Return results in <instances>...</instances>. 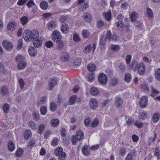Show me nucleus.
<instances>
[{"instance_id": "58", "label": "nucleus", "mask_w": 160, "mask_h": 160, "mask_svg": "<svg viewBox=\"0 0 160 160\" xmlns=\"http://www.w3.org/2000/svg\"><path fill=\"white\" fill-rule=\"evenodd\" d=\"M142 88L145 91L148 92L149 90V88L148 85L145 84H141L140 85Z\"/></svg>"}, {"instance_id": "57", "label": "nucleus", "mask_w": 160, "mask_h": 160, "mask_svg": "<svg viewBox=\"0 0 160 160\" xmlns=\"http://www.w3.org/2000/svg\"><path fill=\"white\" fill-rule=\"evenodd\" d=\"M112 34L111 31L109 30H108L106 35V39L111 40L112 39Z\"/></svg>"}, {"instance_id": "38", "label": "nucleus", "mask_w": 160, "mask_h": 160, "mask_svg": "<svg viewBox=\"0 0 160 160\" xmlns=\"http://www.w3.org/2000/svg\"><path fill=\"white\" fill-rule=\"evenodd\" d=\"M27 66V63L24 61L20 62L18 65V67L19 69L21 70L25 68Z\"/></svg>"}, {"instance_id": "11", "label": "nucleus", "mask_w": 160, "mask_h": 160, "mask_svg": "<svg viewBox=\"0 0 160 160\" xmlns=\"http://www.w3.org/2000/svg\"><path fill=\"white\" fill-rule=\"evenodd\" d=\"M82 151L84 155L88 156L90 153V147L87 145H84L82 148Z\"/></svg>"}, {"instance_id": "28", "label": "nucleus", "mask_w": 160, "mask_h": 160, "mask_svg": "<svg viewBox=\"0 0 160 160\" xmlns=\"http://www.w3.org/2000/svg\"><path fill=\"white\" fill-rule=\"evenodd\" d=\"M64 152H63V149L61 147H59L56 149L55 151V155L58 156H60V155L62 154Z\"/></svg>"}, {"instance_id": "47", "label": "nucleus", "mask_w": 160, "mask_h": 160, "mask_svg": "<svg viewBox=\"0 0 160 160\" xmlns=\"http://www.w3.org/2000/svg\"><path fill=\"white\" fill-rule=\"evenodd\" d=\"M27 6L28 8H30L33 6H35L36 5L33 0H29L27 3Z\"/></svg>"}, {"instance_id": "25", "label": "nucleus", "mask_w": 160, "mask_h": 160, "mask_svg": "<svg viewBox=\"0 0 160 160\" xmlns=\"http://www.w3.org/2000/svg\"><path fill=\"white\" fill-rule=\"evenodd\" d=\"M48 4L47 2L43 1L41 2L40 6L41 8L43 10H46L48 7Z\"/></svg>"}, {"instance_id": "9", "label": "nucleus", "mask_w": 160, "mask_h": 160, "mask_svg": "<svg viewBox=\"0 0 160 160\" xmlns=\"http://www.w3.org/2000/svg\"><path fill=\"white\" fill-rule=\"evenodd\" d=\"M90 105L91 108L96 109L98 107V103L97 100L92 98L90 100Z\"/></svg>"}, {"instance_id": "21", "label": "nucleus", "mask_w": 160, "mask_h": 160, "mask_svg": "<svg viewBox=\"0 0 160 160\" xmlns=\"http://www.w3.org/2000/svg\"><path fill=\"white\" fill-rule=\"evenodd\" d=\"M75 137L78 140H82L84 137V134L82 131H78L76 133Z\"/></svg>"}, {"instance_id": "41", "label": "nucleus", "mask_w": 160, "mask_h": 160, "mask_svg": "<svg viewBox=\"0 0 160 160\" xmlns=\"http://www.w3.org/2000/svg\"><path fill=\"white\" fill-rule=\"evenodd\" d=\"M95 79V74L93 72L90 73L88 77V80L91 82H92Z\"/></svg>"}, {"instance_id": "37", "label": "nucleus", "mask_w": 160, "mask_h": 160, "mask_svg": "<svg viewBox=\"0 0 160 160\" xmlns=\"http://www.w3.org/2000/svg\"><path fill=\"white\" fill-rule=\"evenodd\" d=\"M29 125L32 129L33 130H36L37 127V125L33 121H30L29 122Z\"/></svg>"}, {"instance_id": "46", "label": "nucleus", "mask_w": 160, "mask_h": 160, "mask_svg": "<svg viewBox=\"0 0 160 160\" xmlns=\"http://www.w3.org/2000/svg\"><path fill=\"white\" fill-rule=\"evenodd\" d=\"M9 109V106L7 104H4L3 106V110L4 113H7L8 112Z\"/></svg>"}, {"instance_id": "50", "label": "nucleus", "mask_w": 160, "mask_h": 160, "mask_svg": "<svg viewBox=\"0 0 160 160\" xmlns=\"http://www.w3.org/2000/svg\"><path fill=\"white\" fill-rule=\"evenodd\" d=\"M82 35L84 37L87 38L89 37L90 34L87 30L84 29L82 32Z\"/></svg>"}, {"instance_id": "8", "label": "nucleus", "mask_w": 160, "mask_h": 160, "mask_svg": "<svg viewBox=\"0 0 160 160\" xmlns=\"http://www.w3.org/2000/svg\"><path fill=\"white\" fill-rule=\"evenodd\" d=\"M32 136V132L30 130L26 129L23 133V137L26 140L30 139Z\"/></svg>"}, {"instance_id": "26", "label": "nucleus", "mask_w": 160, "mask_h": 160, "mask_svg": "<svg viewBox=\"0 0 160 160\" xmlns=\"http://www.w3.org/2000/svg\"><path fill=\"white\" fill-rule=\"evenodd\" d=\"M160 119V115L158 112H155L154 113L152 117V120L154 123L157 122Z\"/></svg>"}, {"instance_id": "49", "label": "nucleus", "mask_w": 160, "mask_h": 160, "mask_svg": "<svg viewBox=\"0 0 160 160\" xmlns=\"http://www.w3.org/2000/svg\"><path fill=\"white\" fill-rule=\"evenodd\" d=\"M155 76L156 78L160 81V68L157 69L155 72Z\"/></svg>"}, {"instance_id": "22", "label": "nucleus", "mask_w": 160, "mask_h": 160, "mask_svg": "<svg viewBox=\"0 0 160 160\" xmlns=\"http://www.w3.org/2000/svg\"><path fill=\"white\" fill-rule=\"evenodd\" d=\"M96 25L98 28L101 29L103 26H105L106 25V23L102 20H98L97 22Z\"/></svg>"}, {"instance_id": "60", "label": "nucleus", "mask_w": 160, "mask_h": 160, "mask_svg": "<svg viewBox=\"0 0 160 160\" xmlns=\"http://www.w3.org/2000/svg\"><path fill=\"white\" fill-rule=\"evenodd\" d=\"M20 87L21 89H22L25 85L24 81L22 78H20L18 80Z\"/></svg>"}, {"instance_id": "4", "label": "nucleus", "mask_w": 160, "mask_h": 160, "mask_svg": "<svg viewBox=\"0 0 160 160\" xmlns=\"http://www.w3.org/2000/svg\"><path fill=\"white\" fill-rule=\"evenodd\" d=\"M148 102V98L146 96H143L140 100L139 105L142 108H144L147 105Z\"/></svg>"}, {"instance_id": "63", "label": "nucleus", "mask_w": 160, "mask_h": 160, "mask_svg": "<svg viewBox=\"0 0 160 160\" xmlns=\"http://www.w3.org/2000/svg\"><path fill=\"white\" fill-rule=\"evenodd\" d=\"M132 141L135 142H137L139 140L138 137L136 134H133L132 136Z\"/></svg>"}, {"instance_id": "7", "label": "nucleus", "mask_w": 160, "mask_h": 160, "mask_svg": "<svg viewBox=\"0 0 160 160\" xmlns=\"http://www.w3.org/2000/svg\"><path fill=\"white\" fill-rule=\"evenodd\" d=\"M60 58L62 61H67L69 60L70 58V56L69 54L65 52H63L60 54Z\"/></svg>"}, {"instance_id": "45", "label": "nucleus", "mask_w": 160, "mask_h": 160, "mask_svg": "<svg viewBox=\"0 0 160 160\" xmlns=\"http://www.w3.org/2000/svg\"><path fill=\"white\" fill-rule=\"evenodd\" d=\"M139 118L142 119H146L147 117V114L146 111H143L141 112L139 115Z\"/></svg>"}, {"instance_id": "19", "label": "nucleus", "mask_w": 160, "mask_h": 160, "mask_svg": "<svg viewBox=\"0 0 160 160\" xmlns=\"http://www.w3.org/2000/svg\"><path fill=\"white\" fill-rule=\"evenodd\" d=\"M83 19L86 22H90L92 20L91 15L89 13L86 12L83 14Z\"/></svg>"}, {"instance_id": "13", "label": "nucleus", "mask_w": 160, "mask_h": 160, "mask_svg": "<svg viewBox=\"0 0 160 160\" xmlns=\"http://www.w3.org/2000/svg\"><path fill=\"white\" fill-rule=\"evenodd\" d=\"M33 45L35 48H39L42 44V40L39 38L33 41Z\"/></svg>"}, {"instance_id": "3", "label": "nucleus", "mask_w": 160, "mask_h": 160, "mask_svg": "<svg viewBox=\"0 0 160 160\" xmlns=\"http://www.w3.org/2000/svg\"><path fill=\"white\" fill-rule=\"evenodd\" d=\"M98 80L102 84H105L108 82V78L106 74L103 73H100L98 75Z\"/></svg>"}, {"instance_id": "39", "label": "nucleus", "mask_w": 160, "mask_h": 160, "mask_svg": "<svg viewBox=\"0 0 160 160\" xmlns=\"http://www.w3.org/2000/svg\"><path fill=\"white\" fill-rule=\"evenodd\" d=\"M125 66L122 63H120L118 67V70L120 72H123L125 71Z\"/></svg>"}, {"instance_id": "27", "label": "nucleus", "mask_w": 160, "mask_h": 160, "mask_svg": "<svg viewBox=\"0 0 160 160\" xmlns=\"http://www.w3.org/2000/svg\"><path fill=\"white\" fill-rule=\"evenodd\" d=\"M16 23L15 22H11L9 23L7 26V28L10 30H12L15 29Z\"/></svg>"}, {"instance_id": "35", "label": "nucleus", "mask_w": 160, "mask_h": 160, "mask_svg": "<svg viewBox=\"0 0 160 160\" xmlns=\"http://www.w3.org/2000/svg\"><path fill=\"white\" fill-rule=\"evenodd\" d=\"M147 14L149 18H151L153 17V12L152 9L149 8H148L147 9Z\"/></svg>"}, {"instance_id": "43", "label": "nucleus", "mask_w": 160, "mask_h": 160, "mask_svg": "<svg viewBox=\"0 0 160 160\" xmlns=\"http://www.w3.org/2000/svg\"><path fill=\"white\" fill-rule=\"evenodd\" d=\"M88 70L90 71H93L96 69V66L90 63L87 66Z\"/></svg>"}, {"instance_id": "24", "label": "nucleus", "mask_w": 160, "mask_h": 160, "mask_svg": "<svg viewBox=\"0 0 160 160\" xmlns=\"http://www.w3.org/2000/svg\"><path fill=\"white\" fill-rule=\"evenodd\" d=\"M151 89L152 91L151 96L152 97H155L159 93V91L153 86L151 87Z\"/></svg>"}, {"instance_id": "59", "label": "nucleus", "mask_w": 160, "mask_h": 160, "mask_svg": "<svg viewBox=\"0 0 160 160\" xmlns=\"http://www.w3.org/2000/svg\"><path fill=\"white\" fill-rule=\"evenodd\" d=\"M33 118H35L36 120H38L40 119V116L38 111H35L33 112Z\"/></svg>"}, {"instance_id": "17", "label": "nucleus", "mask_w": 160, "mask_h": 160, "mask_svg": "<svg viewBox=\"0 0 160 160\" xmlns=\"http://www.w3.org/2000/svg\"><path fill=\"white\" fill-rule=\"evenodd\" d=\"M130 66V68L133 71L137 70L139 65L138 62L136 60H133Z\"/></svg>"}, {"instance_id": "30", "label": "nucleus", "mask_w": 160, "mask_h": 160, "mask_svg": "<svg viewBox=\"0 0 160 160\" xmlns=\"http://www.w3.org/2000/svg\"><path fill=\"white\" fill-rule=\"evenodd\" d=\"M20 22L22 25H24L28 21V18L26 16L22 17L20 20Z\"/></svg>"}, {"instance_id": "62", "label": "nucleus", "mask_w": 160, "mask_h": 160, "mask_svg": "<svg viewBox=\"0 0 160 160\" xmlns=\"http://www.w3.org/2000/svg\"><path fill=\"white\" fill-rule=\"evenodd\" d=\"M28 0H19L17 4L20 6H22L25 4L28 1Z\"/></svg>"}, {"instance_id": "16", "label": "nucleus", "mask_w": 160, "mask_h": 160, "mask_svg": "<svg viewBox=\"0 0 160 160\" xmlns=\"http://www.w3.org/2000/svg\"><path fill=\"white\" fill-rule=\"evenodd\" d=\"M69 30V26L68 24L64 23L62 25L61 31L62 33H67L68 32Z\"/></svg>"}, {"instance_id": "5", "label": "nucleus", "mask_w": 160, "mask_h": 160, "mask_svg": "<svg viewBox=\"0 0 160 160\" xmlns=\"http://www.w3.org/2000/svg\"><path fill=\"white\" fill-rule=\"evenodd\" d=\"M58 24L56 21L50 20L48 24V29L50 31H52L57 26Z\"/></svg>"}, {"instance_id": "10", "label": "nucleus", "mask_w": 160, "mask_h": 160, "mask_svg": "<svg viewBox=\"0 0 160 160\" xmlns=\"http://www.w3.org/2000/svg\"><path fill=\"white\" fill-rule=\"evenodd\" d=\"M145 66L143 63H139L138 67V68L139 74L140 75H143L144 74L145 71Z\"/></svg>"}, {"instance_id": "55", "label": "nucleus", "mask_w": 160, "mask_h": 160, "mask_svg": "<svg viewBox=\"0 0 160 160\" xmlns=\"http://www.w3.org/2000/svg\"><path fill=\"white\" fill-rule=\"evenodd\" d=\"M132 57L130 55H127L125 58V61L127 65L129 64L132 59Z\"/></svg>"}, {"instance_id": "61", "label": "nucleus", "mask_w": 160, "mask_h": 160, "mask_svg": "<svg viewBox=\"0 0 160 160\" xmlns=\"http://www.w3.org/2000/svg\"><path fill=\"white\" fill-rule=\"evenodd\" d=\"M120 47L119 46L117 45H112L111 48L112 50L118 51L120 50Z\"/></svg>"}, {"instance_id": "44", "label": "nucleus", "mask_w": 160, "mask_h": 160, "mask_svg": "<svg viewBox=\"0 0 160 160\" xmlns=\"http://www.w3.org/2000/svg\"><path fill=\"white\" fill-rule=\"evenodd\" d=\"M8 92V88L5 86H3L1 89V93L3 95H6Z\"/></svg>"}, {"instance_id": "40", "label": "nucleus", "mask_w": 160, "mask_h": 160, "mask_svg": "<svg viewBox=\"0 0 160 160\" xmlns=\"http://www.w3.org/2000/svg\"><path fill=\"white\" fill-rule=\"evenodd\" d=\"M137 14L135 12H133L131 13L130 15V18L132 22H135L137 18Z\"/></svg>"}, {"instance_id": "54", "label": "nucleus", "mask_w": 160, "mask_h": 160, "mask_svg": "<svg viewBox=\"0 0 160 160\" xmlns=\"http://www.w3.org/2000/svg\"><path fill=\"white\" fill-rule=\"evenodd\" d=\"M116 25L118 28L120 27L121 29H123L124 27V24L123 22L119 20L116 23Z\"/></svg>"}, {"instance_id": "48", "label": "nucleus", "mask_w": 160, "mask_h": 160, "mask_svg": "<svg viewBox=\"0 0 160 160\" xmlns=\"http://www.w3.org/2000/svg\"><path fill=\"white\" fill-rule=\"evenodd\" d=\"M91 122V119L88 117H87L84 120L85 124L87 127L90 126Z\"/></svg>"}, {"instance_id": "64", "label": "nucleus", "mask_w": 160, "mask_h": 160, "mask_svg": "<svg viewBox=\"0 0 160 160\" xmlns=\"http://www.w3.org/2000/svg\"><path fill=\"white\" fill-rule=\"evenodd\" d=\"M82 62V60L80 58H77L74 61V63L76 66H78Z\"/></svg>"}, {"instance_id": "31", "label": "nucleus", "mask_w": 160, "mask_h": 160, "mask_svg": "<svg viewBox=\"0 0 160 160\" xmlns=\"http://www.w3.org/2000/svg\"><path fill=\"white\" fill-rule=\"evenodd\" d=\"M98 92L99 91L98 89L95 87H92L91 89V94L93 96H97L98 94Z\"/></svg>"}, {"instance_id": "20", "label": "nucleus", "mask_w": 160, "mask_h": 160, "mask_svg": "<svg viewBox=\"0 0 160 160\" xmlns=\"http://www.w3.org/2000/svg\"><path fill=\"white\" fill-rule=\"evenodd\" d=\"M8 149L9 151L10 152L13 151L15 148L14 144L12 141H9L8 144Z\"/></svg>"}, {"instance_id": "32", "label": "nucleus", "mask_w": 160, "mask_h": 160, "mask_svg": "<svg viewBox=\"0 0 160 160\" xmlns=\"http://www.w3.org/2000/svg\"><path fill=\"white\" fill-rule=\"evenodd\" d=\"M77 96L76 95H74L71 96L69 99V104L71 105L73 104L75 102L77 98Z\"/></svg>"}, {"instance_id": "56", "label": "nucleus", "mask_w": 160, "mask_h": 160, "mask_svg": "<svg viewBox=\"0 0 160 160\" xmlns=\"http://www.w3.org/2000/svg\"><path fill=\"white\" fill-rule=\"evenodd\" d=\"M91 45L89 44L85 47L84 49L83 52L85 53L91 51Z\"/></svg>"}, {"instance_id": "2", "label": "nucleus", "mask_w": 160, "mask_h": 160, "mask_svg": "<svg viewBox=\"0 0 160 160\" xmlns=\"http://www.w3.org/2000/svg\"><path fill=\"white\" fill-rule=\"evenodd\" d=\"M53 41L57 43H60L62 40V37L60 32L57 30L54 31L52 35Z\"/></svg>"}, {"instance_id": "51", "label": "nucleus", "mask_w": 160, "mask_h": 160, "mask_svg": "<svg viewBox=\"0 0 160 160\" xmlns=\"http://www.w3.org/2000/svg\"><path fill=\"white\" fill-rule=\"evenodd\" d=\"M45 129V126L43 124H40L38 127V133L40 134H42Z\"/></svg>"}, {"instance_id": "33", "label": "nucleus", "mask_w": 160, "mask_h": 160, "mask_svg": "<svg viewBox=\"0 0 160 160\" xmlns=\"http://www.w3.org/2000/svg\"><path fill=\"white\" fill-rule=\"evenodd\" d=\"M35 140L31 139L27 143V147L29 148H32L35 145Z\"/></svg>"}, {"instance_id": "29", "label": "nucleus", "mask_w": 160, "mask_h": 160, "mask_svg": "<svg viewBox=\"0 0 160 160\" xmlns=\"http://www.w3.org/2000/svg\"><path fill=\"white\" fill-rule=\"evenodd\" d=\"M116 100L115 104L118 108H119L121 106L122 104V100L120 98L118 97L116 98Z\"/></svg>"}, {"instance_id": "1", "label": "nucleus", "mask_w": 160, "mask_h": 160, "mask_svg": "<svg viewBox=\"0 0 160 160\" xmlns=\"http://www.w3.org/2000/svg\"><path fill=\"white\" fill-rule=\"evenodd\" d=\"M39 33L37 29H33L31 31L26 30L23 35L24 40L27 42L33 41L39 38Z\"/></svg>"}, {"instance_id": "52", "label": "nucleus", "mask_w": 160, "mask_h": 160, "mask_svg": "<svg viewBox=\"0 0 160 160\" xmlns=\"http://www.w3.org/2000/svg\"><path fill=\"white\" fill-rule=\"evenodd\" d=\"M57 108V105L54 102H52L50 104V110L52 111H54Z\"/></svg>"}, {"instance_id": "18", "label": "nucleus", "mask_w": 160, "mask_h": 160, "mask_svg": "<svg viewBox=\"0 0 160 160\" xmlns=\"http://www.w3.org/2000/svg\"><path fill=\"white\" fill-rule=\"evenodd\" d=\"M24 152V149L21 148H18L15 153L16 156L18 157H21L23 154Z\"/></svg>"}, {"instance_id": "15", "label": "nucleus", "mask_w": 160, "mask_h": 160, "mask_svg": "<svg viewBox=\"0 0 160 160\" xmlns=\"http://www.w3.org/2000/svg\"><path fill=\"white\" fill-rule=\"evenodd\" d=\"M106 43V39L104 38V36H101L99 41V46L101 49H104Z\"/></svg>"}, {"instance_id": "23", "label": "nucleus", "mask_w": 160, "mask_h": 160, "mask_svg": "<svg viewBox=\"0 0 160 160\" xmlns=\"http://www.w3.org/2000/svg\"><path fill=\"white\" fill-rule=\"evenodd\" d=\"M28 52L31 56H34L36 55V50L34 47H30L28 49Z\"/></svg>"}, {"instance_id": "34", "label": "nucleus", "mask_w": 160, "mask_h": 160, "mask_svg": "<svg viewBox=\"0 0 160 160\" xmlns=\"http://www.w3.org/2000/svg\"><path fill=\"white\" fill-rule=\"evenodd\" d=\"M51 125L54 127L58 126L59 124V120L58 119H53L51 122Z\"/></svg>"}, {"instance_id": "14", "label": "nucleus", "mask_w": 160, "mask_h": 160, "mask_svg": "<svg viewBox=\"0 0 160 160\" xmlns=\"http://www.w3.org/2000/svg\"><path fill=\"white\" fill-rule=\"evenodd\" d=\"M104 18L108 21H110L112 18V12L109 10L108 12H103Z\"/></svg>"}, {"instance_id": "6", "label": "nucleus", "mask_w": 160, "mask_h": 160, "mask_svg": "<svg viewBox=\"0 0 160 160\" xmlns=\"http://www.w3.org/2000/svg\"><path fill=\"white\" fill-rule=\"evenodd\" d=\"M2 45L6 50H11L12 49V44L8 41L3 40L2 42Z\"/></svg>"}, {"instance_id": "53", "label": "nucleus", "mask_w": 160, "mask_h": 160, "mask_svg": "<svg viewBox=\"0 0 160 160\" xmlns=\"http://www.w3.org/2000/svg\"><path fill=\"white\" fill-rule=\"evenodd\" d=\"M59 142V140L58 138H54L52 140L51 144L53 146H56L58 145Z\"/></svg>"}, {"instance_id": "36", "label": "nucleus", "mask_w": 160, "mask_h": 160, "mask_svg": "<svg viewBox=\"0 0 160 160\" xmlns=\"http://www.w3.org/2000/svg\"><path fill=\"white\" fill-rule=\"evenodd\" d=\"M132 80V77L131 74L129 73H125V81L128 83L129 82Z\"/></svg>"}, {"instance_id": "42", "label": "nucleus", "mask_w": 160, "mask_h": 160, "mask_svg": "<svg viewBox=\"0 0 160 160\" xmlns=\"http://www.w3.org/2000/svg\"><path fill=\"white\" fill-rule=\"evenodd\" d=\"M41 114L43 115H45L47 112V107L45 106H42L40 108Z\"/></svg>"}, {"instance_id": "12", "label": "nucleus", "mask_w": 160, "mask_h": 160, "mask_svg": "<svg viewBox=\"0 0 160 160\" xmlns=\"http://www.w3.org/2000/svg\"><path fill=\"white\" fill-rule=\"evenodd\" d=\"M57 81L56 78H51L50 80L48 83L49 89L52 90L57 85Z\"/></svg>"}]
</instances>
